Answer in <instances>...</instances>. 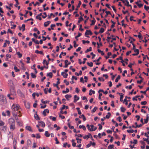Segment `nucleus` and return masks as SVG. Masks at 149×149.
Wrapping results in <instances>:
<instances>
[{
  "label": "nucleus",
  "instance_id": "nucleus-1",
  "mask_svg": "<svg viewBox=\"0 0 149 149\" xmlns=\"http://www.w3.org/2000/svg\"><path fill=\"white\" fill-rule=\"evenodd\" d=\"M11 109L13 114L20 113H21V109L19 105L18 104H13Z\"/></svg>",
  "mask_w": 149,
  "mask_h": 149
},
{
  "label": "nucleus",
  "instance_id": "nucleus-2",
  "mask_svg": "<svg viewBox=\"0 0 149 149\" xmlns=\"http://www.w3.org/2000/svg\"><path fill=\"white\" fill-rule=\"evenodd\" d=\"M8 122L10 126V128L11 131H13L15 129V122L13 118H10L8 120Z\"/></svg>",
  "mask_w": 149,
  "mask_h": 149
},
{
  "label": "nucleus",
  "instance_id": "nucleus-3",
  "mask_svg": "<svg viewBox=\"0 0 149 149\" xmlns=\"http://www.w3.org/2000/svg\"><path fill=\"white\" fill-rule=\"evenodd\" d=\"M7 101L5 96L3 95H0V105H3L6 104Z\"/></svg>",
  "mask_w": 149,
  "mask_h": 149
},
{
  "label": "nucleus",
  "instance_id": "nucleus-4",
  "mask_svg": "<svg viewBox=\"0 0 149 149\" xmlns=\"http://www.w3.org/2000/svg\"><path fill=\"white\" fill-rule=\"evenodd\" d=\"M15 92H13L12 93L11 92L10 94H8L7 95V97L9 98L10 100H13L15 99Z\"/></svg>",
  "mask_w": 149,
  "mask_h": 149
},
{
  "label": "nucleus",
  "instance_id": "nucleus-5",
  "mask_svg": "<svg viewBox=\"0 0 149 149\" xmlns=\"http://www.w3.org/2000/svg\"><path fill=\"white\" fill-rule=\"evenodd\" d=\"M18 114L19 113L13 114V117H14L16 121H17V120H18V116L19 117H21L22 116V115L21 114Z\"/></svg>",
  "mask_w": 149,
  "mask_h": 149
},
{
  "label": "nucleus",
  "instance_id": "nucleus-6",
  "mask_svg": "<svg viewBox=\"0 0 149 149\" xmlns=\"http://www.w3.org/2000/svg\"><path fill=\"white\" fill-rule=\"evenodd\" d=\"M38 124L39 125L43 127H44L45 126V124L44 122L40 120L38 121Z\"/></svg>",
  "mask_w": 149,
  "mask_h": 149
},
{
  "label": "nucleus",
  "instance_id": "nucleus-7",
  "mask_svg": "<svg viewBox=\"0 0 149 149\" xmlns=\"http://www.w3.org/2000/svg\"><path fill=\"white\" fill-rule=\"evenodd\" d=\"M92 34L93 33L91 30H87L85 33V35L86 36L89 35H92Z\"/></svg>",
  "mask_w": 149,
  "mask_h": 149
},
{
  "label": "nucleus",
  "instance_id": "nucleus-8",
  "mask_svg": "<svg viewBox=\"0 0 149 149\" xmlns=\"http://www.w3.org/2000/svg\"><path fill=\"white\" fill-rule=\"evenodd\" d=\"M46 113H49V111L47 109H45L42 112V114L44 116H46Z\"/></svg>",
  "mask_w": 149,
  "mask_h": 149
},
{
  "label": "nucleus",
  "instance_id": "nucleus-9",
  "mask_svg": "<svg viewBox=\"0 0 149 149\" xmlns=\"http://www.w3.org/2000/svg\"><path fill=\"white\" fill-rule=\"evenodd\" d=\"M74 102H76L77 101H78L79 99V97L77 96V95H74Z\"/></svg>",
  "mask_w": 149,
  "mask_h": 149
},
{
  "label": "nucleus",
  "instance_id": "nucleus-10",
  "mask_svg": "<svg viewBox=\"0 0 149 149\" xmlns=\"http://www.w3.org/2000/svg\"><path fill=\"white\" fill-rule=\"evenodd\" d=\"M118 94H119L120 95V101L121 102H122L123 101V94L122 93H118Z\"/></svg>",
  "mask_w": 149,
  "mask_h": 149
},
{
  "label": "nucleus",
  "instance_id": "nucleus-11",
  "mask_svg": "<svg viewBox=\"0 0 149 149\" xmlns=\"http://www.w3.org/2000/svg\"><path fill=\"white\" fill-rule=\"evenodd\" d=\"M61 75L63 76V77L64 78H66L68 76V74L67 73H65V72H62L61 73Z\"/></svg>",
  "mask_w": 149,
  "mask_h": 149
},
{
  "label": "nucleus",
  "instance_id": "nucleus-12",
  "mask_svg": "<svg viewBox=\"0 0 149 149\" xmlns=\"http://www.w3.org/2000/svg\"><path fill=\"white\" fill-rule=\"evenodd\" d=\"M139 78L141 79V80L140 81L138 80L137 81V83L138 84H141V83L143 81V79L141 76V75H140L139 76Z\"/></svg>",
  "mask_w": 149,
  "mask_h": 149
},
{
  "label": "nucleus",
  "instance_id": "nucleus-13",
  "mask_svg": "<svg viewBox=\"0 0 149 149\" xmlns=\"http://www.w3.org/2000/svg\"><path fill=\"white\" fill-rule=\"evenodd\" d=\"M51 21H50L45 22L44 23V26L45 27H47L50 23Z\"/></svg>",
  "mask_w": 149,
  "mask_h": 149
},
{
  "label": "nucleus",
  "instance_id": "nucleus-14",
  "mask_svg": "<svg viewBox=\"0 0 149 149\" xmlns=\"http://www.w3.org/2000/svg\"><path fill=\"white\" fill-rule=\"evenodd\" d=\"M111 116V114L110 112H108L107 113V115H106L105 117H104V119L105 118H109Z\"/></svg>",
  "mask_w": 149,
  "mask_h": 149
},
{
  "label": "nucleus",
  "instance_id": "nucleus-15",
  "mask_svg": "<svg viewBox=\"0 0 149 149\" xmlns=\"http://www.w3.org/2000/svg\"><path fill=\"white\" fill-rule=\"evenodd\" d=\"M147 117H146V119H145L144 120H145V121H144V123H148V120H149V117L148 116V114H147Z\"/></svg>",
  "mask_w": 149,
  "mask_h": 149
},
{
  "label": "nucleus",
  "instance_id": "nucleus-16",
  "mask_svg": "<svg viewBox=\"0 0 149 149\" xmlns=\"http://www.w3.org/2000/svg\"><path fill=\"white\" fill-rule=\"evenodd\" d=\"M26 129L31 132H32V130L31 127L29 126H27L26 127Z\"/></svg>",
  "mask_w": 149,
  "mask_h": 149
},
{
  "label": "nucleus",
  "instance_id": "nucleus-17",
  "mask_svg": "<svg viewBox=\"0 0 149 149\" xmlns=\"http://www.w3.org/2000/svg\"><path fill=\"white\" fill-rule=\"evenodd\" d=\"M90 136H91V134L89 133L88 135L84 136L83 138L84 139H88L90 138Z\"/></svg>",
  "mask_w": 149,
  "mask_h": 149
},
{
  "label": "nucleus",
  "instance_id": "nucleus-18",
  "mask_svg": "<svg viewBox=\"0 0 149 149\" xmlns=\"http://www.w3.org/2000/svg\"><path fill=\"white\" fill-rule=\"evenodd\" d=\"M68 61L67 60H66L65 61V66H64L63 67L64 68H67L68 67Z\"/></svg>",
  "mask_w": 149,
  "mask_h": 149
},
{
  "label": "nucleus",
  "instance_id": "nucleus-19",
  "mask_svg": "<svg viewBox=\"0 0 149 149\" xmlns=\"http://www.w3.org/2000/svg\"><path fill=\"white\" fill-rule=\"evenodd\" d=\"M8 137L9 138L12 139L13 137V134L11 132H9L8 134Z\"/></svg>",
  "mask_w": 149,
  "mask_h": 149
},
{
  "label": "nucleus",
  "instance_id": "nucleus-20",
  "mask_svg": "<svg viewBox=\"0 0 149 149\" xmlns=\"http://www.w3.org/2000/svg\"><path fill=\"white\" fill-rule=\"evenodd\" d=\"M9 5L10 6V7H8L7 6H6V8L8 9L9 10H10L11 8L13 7V4L10 3Z\"/></svg>",
  "mask_w": 149,
  "mask_h": 149
},
{
  "label": "nucleus",
  "instance_id": "nucleus-21",
  "mask_svg": "<svg viewBox=\"0 0 149 149\" xmlns=\"http://www.w3.org/2000/svg\"><path fill=\"white\" fill-rule=\"evenodd\" d=\"M34 117L37 120H39L40 119V118L38 116V115L36 113L34 115Z\"/></svg>",
  "mask_w": 149,
  "mask_h": 149
},
{
  "label": "nucleus",
  "instance_id": "nucleus-22",
  "mask_svg": "<svg viewBox=\"0 0 149 149\" xmlns=\"http://www.w3.org/2000/svg\"><path fill=\"white\" fill-rule=\"evenodd\" d=\"M79 20L78 22V24H79V23L82 20H83L84 19L83 18V17H82V16H80L79 17Z\"/></svg>",
  "mask_w": 149,
  "mask_h": 149
},
{
  "label": "nucleus",
  "instance_id": "nucleus-23",
  "mask_svg": "<svg viewBox=\"0 0 149 149\" xmlns=\"http://www.w3.org/2000/svg\"><path fill=\"white\" fill-rule=\"evenodd\" d=\"M42 63L44 65L45 64L46 65H48L49 63V61H47L45 59H44Z\"/></svg>",
  "mask_w": 149,
  "mask_h": 149
},
{
  "label": "nucleus",
  "instance_id": "nucleus-24",
  "mask_svg": "<svg viewBox=\"0 0 149 149\" xmlns=\"http://www.w3.org/2000/svg\"><path fill=\"white\" fill-rule=\"evenodd\" d=\"M35 53L37 54H40L43 55L44 54L41 51H39L38 50H37L35 51Z\"/></svg>",
  "mask_w": 149,
  "mask_h": 149
},
{
  "label": "nucleus",
  "instance_id": "nucleus-25",
  "mask_svg": "<svg viewBox=\"0 0 149 149\" xmlns=\"http://www.w3.org/2000/svg\"><path fill=\"white\" fill-rule=\"evenodd\" d=\"M126 3H125V5L127 6H130L131 7V8H132L131 5L129 4V2L127 0H125Z\"/></svg>",
  "mask_w": 149,
  "mask_h": 149
},
{
  "label": "nucleus",
  "instance_id": "nucleus-26",
  "mask_svg": "<svg viewBox=\"0 0 149 149\" xmlns=\"http://www.w3.org/2000/svg\"><path fill=\"white\" fill-rule=\"evenodd\" d=\"M95 93V91L92 90H90L89 91V95H91L92 94H94Z\"/></svg>",
  "mask_w": 149,
  "mask_h": 149
},
{
  "label": "nucleus",
  "instance_id": "nucleus-27",
  "mask_svg": "<svg viewBox=\"0 0 149 149\" xmlns=\"http://www.w3.org/2000/svg\"><path fill=\"white\" fill-rule=\"evenodd\" d=\"M82 34L81 33H78V35L76 36L75 37V38L76 39L77 41H78V39L77 38H79L81 35Z\"/></svg>",
  "mask_w": 149,
  "mask_h": 149
},
{
  "label": "nucleus",
  "instance_id": "nucleus-28",
  "mask_svg": "<svg viewBox=\"0 0 149 149\" xmlns=\"http://www.w3.org/2000/svg\"><path fill=\"white\" fill-rule=\"evenodd\" d=\"M52 73L51 72L48 73L47 74V76L48 77H49L50 78L52 77Z\"/></svg>",
  "mask_w": 149,
  "mask_h": 149
},
{
  "label": "nucleus",
  "instance_id": "nucleus-29",
  "mask_svg": "<svg viewBox=\"0 0 149 149\" xmlns=\"http://www.w3.org/2000/svg\"><path fill=\"white\" fill-rule=\"evenodd\" d=\"M72 96L70 95H66L65 96V98L67 99V100H68V98H70Z\"/></svg>",
  "mask_w": 149,
  "mask_h": 149
},
{
  "label": "nucleus",
  "instance_id": "nucleus-30",
  "mask_svg": "<svg viewBox=\"0 0 149 149\" xmlns=\"http://www.w3.org/2000/svg\"><path fill=\"white\" fill-rule=\"evenodd\" d=\"M49 118L52 119L53 121H55L56 120V117H53L52 116H49Z\"/></svg>",
  "mask_w": 149,
  "mask_h": 149
},
{
  "label": "nucleus",
  "instance_id": "nucleus-31",
  "mask_svg": "<svg viewBox=\"0 0 149 149\" xmlns=\"http://www.w3.org/2000/svg\"><path fill=\"white\" fill-rule=\"evenodd\" d=\"M17 54L18 55V57L19 58H21L22 56V54H21L19 52H17Z\"/></svg>",
  "mask_w": 149,
  "mask_h": 149
},
{
  "label": "nucleus",
  "instance_id": "nucleus-32",
  "mask_svg": "<svg viewBox=\"0 0 149 149\" xmlns=\"http://www.w3.org/2000/svg\"><path fill=\"white\" fill-rule=\"evenodd\" d=\"M120 75H118L117 77L115 79V82H118V80L120 79Z\"/></svg>",
  "mask_w": 149,
  "mask_h": 149
},
{
  "label": "nucleus",
  "instance_id": "nucleus-33",
  "mask_svg": "<svg viewBox=\"0 0 149 149\" xmlns=\"http://www.w3.org/2000/svg\"><path fill=\"white\" fill-rule=\"evenodd\" d=\"M96 22V20L94 18H93V20L91 21V25H94Z\"/></svg>",
  "mask_w": 149,
  "mask_h": 149
},
{
  "label": "nucleus",
  "instance_id": "nucleus-34",
  "mask_svg": "<svg viewBox=\"0 0 149 149\" xmlns=\"http://www.w3.org/2000/svg\"><path fill=\"white\" fill-rule=\"evenodd\" d=\"M114 145H110L108 147L109 149H113Z\"/></svg>",
  "mask_w": 149,
  "mask_h": 149
},
{
  "label": "nucleus",
  "instance_id": "nucleus-35",
  "mask_svg": "<svg viewBox=\"0 0 149 149\" xmlns=\"http://www.w3.org/2000/svg\"><path fill=\"white\" fill-rule=\"evenodd\" d=\"M68 125L69 128L71 129H74V126H73L71 125L70 123H68Z\"/></svg>",
  "mask_w": 149,
  "mask_h": 149
},
{
  "label": "nucleus",
  "instance_id": "nucleus-36",
  "mask_svg": "<svg viewBox=\"0 0 149 149\" xmlns=\"http://www.w3.org/2000/svg\"><path fill=\"white\" fill-rule=\"evenodd\" d=\"M25 105L26 108L28 109L30 108V104L29 103H25Z\"/></svg>",
  "mask_w": 149,
  "mask_h": 149
},
{
  "label": "nucleus",
  "instance_id": "nucleus-37",
  "mask_svg": "<svg viewBox=\"0 0 149 149\" xmlns=\"http://www.w3.org/2000/svg\"><path fill=\"white\" fill-rule=\"evenodd\" d=\"M120 109H121V111L122 112H125V111L126 110V109L122 107H120Z\"/></svg>",
  "mask_w": 149,
  "mask_h": 149
},
{
  "label": "nucleus",
  "instance_id": "nucleus-38",
  "mask_svg": "<svg viewBox=\"0 0 149 149\" xmlns=\"http://www.w3.org/2000/svg\"><path fill=\"white\" fill-rule=\"evenodd\" d=\"M17 123L19 126H21L22 125V122L17 121Z\"/></svg>",
  "mask_w": 149,
  "mask_h": 149
},
{
  "label": "nucleus",
  "instance_id": "nucleus-39",
  "mask_svg": "<svg viewBox=\"0 0 149 149\" xmlns=\"http://www.w3.org/2000/svg\"><path fill=\"white\" fill-rule=\"evenodd\" d=\"M45 135L47 137H48L50 136V134L49 133H48V131H45Z\"/></svg>",
  "mask_w": 149,
  "mask_h": 149
},
{
  "label": "nucleus",
  "instance_id": "nucleus-40",
  "mask_svg": "<svg viewBox=\"0 0 149 149\" xmlns=\"http://www.w3.org/2000/svg\"><path fill=\"white\" fill-rule=\"evenodd\" d=\"M143 139L144 141H146L148 143L149 145V141L148 140V138L146 139L145 138H143Z\"/></svg>",
  "mask_w": 149,
  "mask_h": 149
},
{
  "label": "nucleus",
  "instance_id": "nucleus-41",
  "mask_svg": "<svg viewBox=\"0 0 149 149\" xmlns=\"http://www.w3.org/2000/svg\"><path fill=\"white\" fill-rule=\"evenodd\" d=\"M97 107H94L93 109L92 110V113H94L95 112L96 110L97 109Z\"/></svg>",
  "mask_w": 149,
  "mask_h": 149
},
{
  "label": "nucleus",
  "instance_id": "nucleus-42",
  "mask_svg": "<svg viewBox=\"0 0 149 149\" xmlns=\"http://www.w3.org/2000/svg\"><path fill=\"white\" fill-rule=\"evenodd\" d=\"M92 50V47H89V49H87L85 51V53H87L91 51Z\"/></svg>",
  "mask_w": 149,
  "mask_h": 149
},
{
  "label": "nucleus",
  "instance_id": "nucleus-43",
  "mask_svg": "<svg viewBox=\"0 0 149 149\" xmlns=\"http://www.w3.org/2000/svg\"><path fill=\"white\" fill-rule=\"evenodd\" d=\"M104 31V29L103 28H102L100 29V31H99V33H103Z\"/></svg>",
  "mask_w": 149,
  "mask_h": 149
},
{
  "label": "nucleus",
  "instance_id": "nucleus-44",
  "mask_svg": "<svg viewBox=\"0 0 149 149\" xmlns=\"http://www.w3.org/2000/svg\"><path fill=\"white\" fill-rule=\"evenodd\" d=\"M87 64L90 67H92L93 66V63L92 62H91L90 63H89V62L87 63Z\"/></svg>",
  "mask_w": 149,
  "mask_h": 149
},
{
  "label": "nucleus",
  "instance_id": "nucleus-45",
  "mask_svg": "<svg viewBox=\"0 0 149 149\" xmlns=\"http://www.w3.org/2000/svg\"><path fill=\"white\" fill-rule=\"evenodd\" d=\"M15 1L16 4H15V6L16 7H17V6L18 4H19V3L18 1V0H15Z\"/></svg>",
  "mask_w": 149,
  "mask_h": 149
},
{
  "label": "nucleus",
  "instance_id": "nucleus-46",
  "mask_svg": "<svg viewBox=\"0 0 149 149\" xmlns=\"http://www.w3.org/2000/svg\"><path fill=\"white\" fill-rule=\"evenodd\" d=\"M74 139H72V146L73 147H75L76 146V143L74 142Z\"/></svg>",
  "mask_w": 149,
  "mask_h": 149
},
{
  "label": "nucleus",
  "instance_id": "nucleus-47",
  "mask_svg": "<svg viewBox=\"0 0 149 149\" xmlns=\"http://www.w3.org/2000/svg\"><path fill=\"white\" fill-rule=\"evenodd\" d=\"M98 79L100 81H104V79L102 77H99L98 78Z\"/></svg>",
  "mask_w": 149,
  "mask_h": 149
},
{
  "label": "nucleus",
  "instance_id": "nucleus-48",
  "mask_svg": "<svg viewBox=\"0 0 149 149\" xmlns=\"http://www.w3.org/2000/svg\"><path fill=\"white\" fill-rule=\"evenodd\" d=\"M59 44L60 45L59 46H60V47L61 48H62V49H65V48L66 46H65V45H63V46H61V43H59Z\"/></svg>",
  "mask_w": 149,
  "mask_h": 149
},
{
  "label": "nucleus",
  "instance_id": "nucleus-49",
  "mask_svg": "<svg viewBox=\"0 0 149 149\" xmlns=\"http://www.w3.org/2000/svg\"><path fill=\"white\" fill-rule=\"evenodd\" d=\"M4 123L2 120H0V126L4 125Z\"/></svg>",
  "mask_w": 149,
  "mask_h": 149
},
{
  "label": "nucleus",
  "instance_id": "nucleus-50",
  "mask_svg": "<svg viewBox=\"0 0 149 149\" xmlns=\"http://www.w3.org/2000/svg\"><path fill=\"white\" fill-rule=\"evenodd\" d=\"M14 69L15 70L16 72H18L19 71V70L17 69V68L16 66H14Z\"/></svg>",
  "mask_w": 149,
  "mask_h": 149
},
{
  "label": "nucleus",
  "instance_id": "nucleus-51",
  "mask_svg": "<svg viewBox=\"0 0 149 149\" xmlns=\"http://www.w3.org/2000/svg\"><path fill=\"white\" fill-rule=\"evenodd\" d=\"M90 54L92 56V59H94L95 56V55L94 54L93 52H91Z\"/></svg>",
  "mask_w": 149,
  "mask_h": 149
},
{
  "label": "nucleus",
  "instance_id": "nucleus-52",
  "mask_svg": "<svg viewBox=\"0 0 149 149\" xmlns=\"http://www.w3.org/2000/svg\"><path fill=\"white\" fill-rule=\"evenodd\" d=\"M127 132L128 133H132L134 132V131L133 130H127Z\"/></svg>",
  "mask_w": 149,
  "mask_h": 149
},
{
  "label": "nucleus",
  "instance_id": "nucleus-53",
  "mask_svg": "<svg viewBox=\"0 0 149 149\" xmlns=\"http://www.w3.org/2000/svg\"><path fill=\"white\" fill-rule=\"evenodd\" d=\"M54 140L56 141V144H58L59 143V141H58V139H57V137H55V138Z\"/></svg>",
  "mask_w": 149,
  "mask_h": 149
},
{
  "label": "nucleus",
  "instance_id": "nucleus-54",
  "mask_svg": "<svg viewBox=\"0 0 149 149\" xmlns=\"http://www.w3.org/2000/svg\"><path fill=\"white\" fill-rule=\"evenodd\" d=\"M82 26L81 24L80 25L79 30L81 31H83L84 30L82 28Z\"/></svg>",
  "mask_w": 149,
  "mask_h": 149
},
{
  "label": "nucleus",
  "instance_id": "nucleus-55",
  "mask_svg": "<svg viewBox=\"0 0 149 149\" xmlns=\"http://www.w3.org/2000/svg\"><path fill=\"white\" fill-rule=\"evenodd\" d=\"M31 76L33 78H35L36 77V76L33 73H31Z\"/></svg>",
  "mask_w": 149,
  "mask_h": 149
},
{
  "label": "nucleus",
  "instance_id": "nucleus-56",
  "mask_svg": "<svg viewBox=\"0 0 149 149\" xmlns=\"http://www.w3.org/2000/svg\"><path fill=\"white\" fill-rule=\"evenodd\" d=\"M75 136H77L79 137H82L83 136L81 134H76L75 135Z\"/></svg>",
  "mask_w": 149,
  "mask_h": 149
},
{
  "label": "nucleus",
  "instance_id": "nucleus-57",
  "mask_svg": "<svg viewBox=\"0 0 149 149\" xmlns=\"http://www.w3.org/2000/svg\"><path fill=\"white\" fill-rule=\"evenodd\" d=\"M41 102L42 103H44V104H46L47 103H48L49 102V101H44L43 99L41 100Z\"/></svg>",
  "mask_w": 149,
  "mask_h": 149
},
{
  "label": "nucleus",
  "instance_id": "nucleus-58",
  "mask_svg": "<svg viewBox=\"0 0 149 149\" xmlns=\"http://www.w3.org/2000/svg\"><path fill=\"white\" fill-rule=\"evenodd\" d=\"M64 82L66 84V85H68L69 84V83L68 81H67L65 79L64 80Z\"/></svg>",
  "mask_w": 149,
  "mask_h": 149
},
{
  "label": "nucleus",
  "instance_id": "nucleus-59",
  "mask_svg": "<svg viewBox=\"0 0 149 149\" xmlns=\"http://www.w3.org/2000/svg\"><path fill=\"white\" fill-rule=\"evenodd\" d=\"M134 52H136L137 54H138L139 53V50L138 49H135L134 50Z\"/></svg>",
  "mask_w": 149,
  "mask_h": 149
},
{
  "label": "nucleus",
  "instance_id": "nucleus-60",
  "mask_svg": "<svg viewBox=\"0 0 149 149\" xmlns=\"http://www.w3.org/2000/svg\"><path fill=\"white\" fill-rule=\"evenodd\" d=\"M147 104V102L146 101L141 102V104L142 105H145Z\"/></svg>",
  "mask_w": 149,
  "mask_h": 149
},
{
  "label": "nucleus",
  "instance_id": "nucleus-61",
  "mask_svg": "<svg viewBox=\"0 0 149 149\" xmlns=\"http://www.w3.org/2000/svg\"><path fill=\"white\" fill-rule=\"evenodd\" d=\"M113 135L115 136L116 138H118V135L116 134V131H114V134Z\"/></svg>",
  "mask_w": 149,
  "mask_h": 149
},
{
  "label": "nucleus",
  "instance_id": "nucleus-62",
  "mask_svg": "<svg viewBox=\"0 0 149 149\" xmlns=\"http://www.w3.org/2000/svg\"><path fill=\"white\" fill-rule=\"evenodd\" d=\"M74 43V47H77L78 46V45L76 44V42L75 41H74L73 42Z\"/></svg>",
  "mask_w": 149,
  "mask_h": 149
},
{
  "label": "nucleus",
  "instance_id": "nucleus-63",
  "mask_svg": "<svg viewBox=\"0 0 149 149\" xmlns=\"http://www.w3.org/2000/svg\"><path fill=\"white\" fill-rule=\"evenodd\" d=\"M26 59L27 60V61H26V63H29L30 62H29V61L30 60V58L29 57H27L26 58Z\"/></svg>",
  "mask_w": 149,
  "mask_h": 149
},
{
  "label": "nucleus",
  "instance_id": "nucleus-64",
  "mask_svg": "<svg viewBox=\"0 0 149 149\" xmlns=\"http://www.w3.org/2000/svg\"><path fill=\"white\" fill-rule=\"evenodd\" d=\"M36 137L37 139H39L40 138V136L39 134H36Z\"/></svg>",
  "mask_w": 149,
  "mask_h": 149
}]
</instances>
